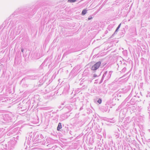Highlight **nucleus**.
Wrapping results in <instances>:
<instances>
[{"instance_id":"1","label":"nucleus","mask_w":150,"mask_h":150,"mask_svg":"<svg viewBox=\"0 0 150 150\" xmlns=\"http://www.w3.org/2000/svg\"><path fill=\"white\" fill-rule=\"evenodd\" d=\"M36 12V10L35 9H30L26 10L25 12L23 13V15L28 16L29 18L31 17L32 16L34 15Z\"/></svg>"},{"instance_id":"2","label":"nucleus","mask_w":150,"mask_h":150,"mask_svg":"<svg viewBox=\"0 0 150 150\" xmlns=\"http://www.w3.org/2000/svg\"><path fill=\"white\" fill-rule=\"evenodd\" d=\"M101 63L100 61H98L95 64H94L91 68V69L93 71H96L100 67V66H104L106 64L103 65V64H101Z\"/></svg>"},{"instance_id":"3","label":"nucleus","mask_w":150,"mask_h":150,"mask_svg":"<svg viewBox=\"0 0 150 150\" xmlns=\"http://www.w3.org/2000/svg\"><path fill=\"white\" fill-rule=\"evenodd\" d=\"M139 97L137 95L134 96L131 99L129 103L132 105H133L137 101H140L141 100L139 99Z\"/></svg>"},{"instance_id":"4","label":"nucleus","mask_w":150,"mask_h":150,"mask_svg":"<svg viewBox=\"0 0 150 150\" xmlns=\"http://www.w3.org/2000/svg\"><path fill=\"white\" fill-rule=\"evenodd\" d=\"M112 71H110L108 72L107 71H104L103 75L102 76L103 79H105L106 80H107L109 79L111 76L112 73Z\"/></svg>"},{"instance_id":"5","label":"nucleus","mask_w":150,"mask_h":150,"mask_svg":"<svg viewBox=\"0 0 150 150\" xmlns=\"http://www.w3.org/2000/svg\"><path fill=\"white\" fill-rule=\"evenodd\" d=\"M4 120L7 123L9 122H11L12 119L11 117L8 114L5 115L3 116Z\"/></svg>"},{"instance_id":"6","label":"nucleus","mask_w":150,"mask_h":150,"mask_svg":"<svg viewBox=\"0 0 150 150\" xmlns=\"http://www.w3.org/2000/svg\"><path fill=\"white\" fill-rule=\"evenodd\" d=\"M8 147L7 148V145L6 144L5 148L6 150H13L14 148V145L9 142L8 143Z\"/></svg>"},{"instance_id":"7","label":"nucleus","mask_w":150,"mask_h":150,"mask_svg":"<svg viewBox=\"0 0 150 150\" xmlns=\"http://www.w3.org/2000/svg\"><path fill=\"white\" fill-rule=\"evenodd\" d=\"M38 136V135L36 136L33 139V142L35 144H39V143H41L42 142V141L40 139L37 137Z\"/></svg>"},{"instance_id":"8","label":"nucleus","mask_w":150,"mask_h":150,"mask_svg":"<svg viewBox=\"0 0 150 150\" xmlns=\"http://www.w3.org/2000/svg\"><path fill=\"white\" fill-rule=\"evenodd\" d=\"M126 112L123 110H121L119 113V117L121 118H124L125 116Z\"/></svg>"},{"instance_id":"9","label":"nucleus","mask_w":150,"mask_h":150,"mask_svg":"<svg viewBox=\"0 0 150 150\" xmlns=\"http://www.w3.org/2000/svg\"><path fill=\"white\" fill-rule=\"evenodd\" d=\"M130 89V86H128L127 87H125L123 89V93H125L128 92Z\"/></svg>"},{"instance_id":"10","label":"nucleus","mask_w":150,"mask_h":150,"mask_svg":"<svg viewBox=\"0 0 150 150\" xmlns=\"http://www.w3.org/2000/svg\"><path fill=\"white\" fill-rule=\"evenodd\" d=\"M130 103L129 102L127 103V104L126 105V106L129 108H131L132 110H136V108L134 106L132 105H130Z\"/></svg>"},{"instance_id":"11","label":"nucleus","mask_w":150,"mask_h":150,"mask_svg":"<svg viewBox=\"0 0 150 150\" xmlns=\"http://www.w3.org/2000/svg\"><path fill=\"white\" fill-rule=\"evenodd\" d=\"M38 78V76H37L33 75L29 76L28 78L32 80H34Z\"/></svg>"},{"instance_id":"12","label":"nucleus","mask_w":150,"mask_h":150,"mask_svg":"<svg viewBox=\"0 0 150 150\" xmlns=\"http://www.w3.org/2000/svg\"><path fill=\"white\" fill-rule=\"evenodd\" d=\"M62 128V123L60 122H59L57 127V130L58 131H60V129Z\"/></svg>"},{"instance_id":"13","label":"nucleus","mask_w":150,"mask_h":150,"mask_svg":"<svg viewBox=\"0 0 150 150\" xmlns=\"http://www.w3.org/2000/svg\"><path fill=\"white\" fill-rule=\"evenodd\" d=\"M142 108L141 107V106H137L136 108V111H138V112H140L142 109Z\"/></svg>"},{"instance_id":"14","label":"nucleus","mask_w":150,"mask_h":150,"mask_svg":"<svg viewBox=\"0 0 150 150\" xmlns=\"http://www.w3.org/2000/svg\"><path fill=\"white\" fill-rule=\"evenodd\" d=\"M103 112H106L108 111V106H103L102 108Z\"/></svg>"},{"instance_id":"15","label":"nucleus","mask_w":150,"mask_h":150,"mask_svg":"<svg viewBox=\"0 0 150 150\" xmlns=\"http://www.w3.org/2000/svg\"><path fill=\"white\" fill-rule=\"evenodd\" d=\"M87 10L86 9H84L82 11L81 15H85L87 13Z\"/></svg>"},{"instance_id":"16","label":"nucleus","mask_w":150,"mask_h":150,"mask_svg":"<svg viewBox=\"0 0 150 150\" xmlns=\"http://www.w3.org/2000/svg\"><path fill=\"white\" fill-rule=\"evenodd\" d=\"M37 137H38V138H39L40 139L43 141L44 140V137L42 134H40V136H39V135H38Z\"/></svg>"},{"instance_id":"17","label":"nucleus","mask_w":150,"mask_h":150,"mask_svg":"<svg viewBox=\"0 0 150 150\" xmlns=\"http://www.w3.org/2000/svg\"><path fill=\"white\" fill-rule=\"evenodd\" d=\"M15 31L14 30H12L11 31L10 35L11 36H13L15 33Z\"/></svg>"},{"instance_id":"18","label":"nucleus","mask_w":150,"mask_h":150,"mask_svg":"<svg viewBox=\"0 0 150 150\" xmlns=\"http://www.w3.org/2000/svg\"><path fill=\"white\" fill-rule=\"evenodd\" d=\"M132 94V92L129 95V96L125 100L126 101H127L131 97Z\"/></svg>"},{"instance_id":"19","label":"nucleus","mask_w":150,"mask_h":150,"mask_svg":"<svg viewBox=\"0 0 150 150\" xmlns=\"http://www.w3.org/2000/svg\"><path fill=\"white\" fill-rule=\"evenodd\" d=\"M118 31L115 30V31L114 32L113 34L112 35V36L110 37V38H112L114 36L117 34V33Z\"/></svg>"},{"instance_id":"20","label":"nucleus","mask_w":150,"mask_h":150,"mask_svg":"<svg viewBox=\"0 0 150 150\" xmlns=\"http://www.w3.org/2000/svg\"><path fill=\"white\" fill-rule=\"evenodd\" d=\"M79 113H76L75 115V117H74V119H77L79 117Z\"/></svg>"},{"instance_id":"21","label":"nucleus","mask_w":150,"mask_h":150,"mask_svg":"<svg viewBox=\"0 0 150 150\" xmlns=\"http://www.w3.org/2000/svg\"><path fill=\"white\" fill-rule=\"evenodd\" d=\"M76 0H68V2L70 3L75 2Z\"/></svg>"},{"instance_id":"22","label":"nucleus","mask_w":150,"mask_h":150,"mask_svg":"<svg viewBox=\"0 0 150 150\" xmlns=\"http://www.w3.org/2000/svg\"><path fill=\"white\" fill-rule=\"evenodd\" d=\"M97 102L99 104H100L102 102V99L100 98H99Z\"/></svg>"},{"instance_id":"23","label":"nucleus","mask_w":150,"mask_h":150,"mask_svg":"<svg viewBox=\"0 0 150 150\" xmlns=\"http://www.w3.org/2000/svg\"><path fill=\"white\" fill-rule=\"evenodd\" d=\"M126 70V69L125 67H124L122 70V72H125Z\"/></svg>"},{"instance_id":"24","label":"nucleus","mask_w":150,"mask_h":150,"mask_svg":"<svg viewBox=\"0 0 150 150\" xmlns=\"http://www.w3.org/2000/svg\"><path fill=\"white\" fill-rule=\"evenodd\" d=\"M92 18H92V16H90L88 18V20H91V19H92Z\"/></svg>"},{"instance_id":"25","label":"nucleus","mask_w":150,"mask_h":150,"mask_svg":"<svg viewBox=\"0 0 150 150\" xmlns=\"http://www.w3.org/2000/svg\"><path fill=\"white\" fill-rule=\"evenodd\" d=\"M21 31V30L20 29H19L18 28L17 31L16 32V33H20V31Z\"/></svg>"},{"instance_id":"26","label":"nucleus","mask_w":150,"mask_h":150,"mask_svg":"<svg viewBox=\"0 0 150 150\" xmlns=\"http://www.w3.org/2000/svg\"><path fill=\"white\" fill-rule=\"evenodd\" d=\"M147 144L148 145H150V139H149L148 142Z\"/></svg>"},{"instance_id":"27","label":"nucleus","mask_w":150,"mask_h":150,"mask_svg":"<svg viewBox=\"0 0 150 150\" xmlns=\"http://www.w3.org/2000/svg\"><path fill=\"white\" fill-rule=\"evenodd\" d=\"M104 79H103V77H102V79H101V80H100V83H102V82H103V80Z\"/></svg>"},{"instance_id":"28","label":"nucleus","mask_w":150,"mask_h":150,"mask_svg":"<svg viewBox=\"0 0 150 150\" xmlns=\"http://www.w3.org/2000/svg\"><path fill=\"white\" fill-rule=\"evenodd\" d=\"M97 76V75L96 74H94L93 75V77L94 78H95Z\"/></svg>"},{"instance_id":"29","label":"nucleus","mask_w":150,"mask_h":150,"mask_svg":"<svg viewBox=\"0 0 150 150\" xmlns=\"http://www.w3.org/2000/svg\"><path fill=\"white\" fill-rule=\"evenodd\" d=\"M66 89H67V91L69 89L68 87H67V88L66 87L64 88V91H65V90Z\"/></svg>"},{"instance_id":"30","label":"nucleus","mask_w":150,"mask_h":150,"mask_svg":"<svg viewBox=\"0 0 150 150\" xmlns=\"http://www.w3.org/2000/svg\"><path fill=\"white\" fill-rule=\"evenodd\" d=\"M48 58H47L45 59V60H44V62H46L47 61V60H48Z\"/></svg>"},{"instance_id":"31","label":"nucleus","mask_w":150,"mask_h":150,"mask_svg":"<svg viewBox=\"0 0 150 150\" xmlns=\"http://www.w3.org/2000/svg\"><path fill=\"white\" fill-rule=\"evenodd\" d=\"M148 110L150 112V107H149V106L148 107Z\"/></svg>"},{"instance_id":"32","label":"nucleus","mask_w":150,"mask_h":150,"mask_svg":"<svg viewBox=\"0 0 150 150\" xmlns=\"http://www.w3.org/2000/svg\"><path fill=\"white\" fill-rule=\"evenodd\" d=\"M120 28H118V27H117L116 29V30L118 31V30Z\"/></svg>"},{"instance_id":"33","label":"nucleus","mask_w":150,"mask_h":150,"mask_svg":"<svg viewBox=\"0 0 150 150\" xmlns=\"http://www.w3.org/2000/svg\"><path fill=\"white\" fill-rule=\"evenodd\" d=\"M111 28H110V27H108V29L109 30H111Z\"/></svg>"},{"instance_id":"34","label":"nucleus","mask_w":150,"mask_h":150,"mask_svg":"<svg viewBox=\"0 0 150 150\" xmlns=\"http://www.w3.org/2000/svg\"><path fill=\"white\" fill-rule=\"evenodd\" d=\"M24 51V49L23 48H22L21 49V51L22 52H23Z\"/></svg>"},{"instance_id":"35","label":"nucleus","mask_w":150,"mask_h":150,"mask_svg":"<svg viewBox=\"0 0 150 150\" xmlns=\"http://www.w3.org/2000/svg\"><path fill=\"white\" fill-rule=\"evenodd\" d=\"M121 24L120 23V24L119 25H118V28H120V26H121Z\"/></svg>"},{"instance_id":"36","label":"nucleus","mask_w":150,"mask_h":150,"mask_svg":"<svg viewBox=\"0 0 150 150\" xmlns=\"http://www.w3.org/2000/svg\"><path fill=\"white\" fill-rule=\"evenodd\" d=\"M108 32V30H106L105 32V34H107Z\"/></svg>"},{"instance_id":"37","label":"nucleus","mask_w":150,"mask_h":150,"mask_svg":"<svg viewBox=\"0 0 150 150\" xmlns=\"http://www.w3.org/2000/svg\"><path fill=\"white\" fill-rule=\"evenodd\" d=\"M110 121L111 122H112L113 123H114L115 122V121H114V120H112V121Z\"/></svg>"},{"instance_id":"38","label":"nucleus","mask_w":150,"mask_h":150,"mask_svg":"<svg viewBox=\"0 0 150 150\" xmlns=\"http://www.w3.org/2000/svg\"><path fill=\"white\" fill-rule=\"evenodd\" d=\"M78 122H80L81 121V120H79L78 119Z\"/></svg>"},{"instance_id":"39","label":"nucleus","mask_w":150,"mask_h":150,"mask_svg":"<svg viewBox=\"0 0 150 150\" xmlns=\"http://www.w3.org/2000/svg\"><path fill=\"white\" fill-rule=\"evenodd\" d=\"M78 122H76V123H76V124H78Z\"/></svg>"},{"instance_id":"40","label":"nucleus","mask_w":150,"mask_h":150,"mask_svg":"<svg viewBox=\"0 0 150 150\" xmlns=\"http://www.w3.org/2000/svg\"><path fill=\"white\" fill-rule=\"evenodd\" d=\"M149 107H150V102H149Z\"/></svg>"},{"instance_id":"41","label":"nucleus","mask_w":150,"mask_h":150,"mask_svg":"<svg viewBox=\"0 0 150 150\" xmlns=\"http://www.w3.org/2000/svg\"><path fill=\"white\" fill-rule=\"evenodd\" d=\"M150 145H148V146H149V148H150Z\"/></svg>"},{"instance_id":"42","label":"nucleus","mask_w":150,"mask_h":150,"mask_svg":"<svg viewBox=\"0 0 150 150\" xmlns=\"http://www.w3.org/2000/svg\"><path fill=\"white\" fill-rule=\"evenodd\" d=\"M110 120H112V119H110Z\"/></svg>"},{"instance_id":"43","label":"nucleus","mask_w":150,"mask_h":150,"mask_svg":"<svg viewBox=\"0 0 150 150\" xmlns=\"http://www.w3.org/2000/svg\"><path fill=\"white\" fill-rule=\"evenodd\" d=\"M81 83H80V85H81Z\"/></svg>"}]
</instances>
